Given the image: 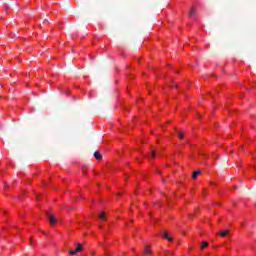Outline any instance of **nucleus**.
I'll use <instances>...</instances> for the list:
<instances>
[{"instance_id": "obj_22", "label": "nucleus", "mask_w": 256, "mask_h": 256, "mask_svg": "<svg viewBox=\"0 0 256 256\" xmlns=\"http://www.w3.org/2000/svg\"><path fill=\"white\" fill-rule=\"evenodd\" d=\"M204 195H206V192H203Z\"/></svg>"}, {"instance_id": "obj_13", "label": "nucleus", "mask_w": 256, "mask_h": 256, "mask_svg": "<svg viewBox=\"0 0 256 256\" xmlns=\"http://www.w3.org/2000/svg\"><path fill=\"white\" fill-rule=\"evenodd\" d=\"M168 241H173V237H169L168 236V238H166Z\"/></svg>"}, {"instance_id": "obj_4", "label": "nucleus", "mask_w": 256, "mask_h": 256, "mask_svg": "<svg viewBox=\"0 0 256 256\" xmlns=\"http://www.w3.org/2000/svg\"><path fill=\"white\" fill-rule=\"evenodd\" d=\"M230 231L229 230H222L219 232L218 235H220V237H227V235H229Z\"/></svg>"}, {"instance_id": "obj_2", "label": "nucleus", "mask_w": 256, "mask_h": 256, "mask_svg": "<svg viewBox=\"0 0 256 256\" xmlns=\"http://www.w3.org/2000/svg\"><path fill=\"white\" fill-rule=\"evenodd\" d=\"M46 215L48 217V221H50L51 225H55V223H57V218H55V216L49 212H46Z\"/></svg>"}, {"instance_id": "obj_17", "label": "nucleus", "mask_w": 256, "mask_h": 256, "mask_svg": "<svg viewBox=\"0 0 256 256\" xmlns=\"http://www.w3.org/2000/svg\"><path fill=\"white\" fill-rule=\"evenodd\" d=\"M82 171H83V173H85V168H83V170H82Z\"/></svg>"}, {"instance_id": "obj_15", "label": "nucleus", "mask_w": 256, "mask_h": 256, "mask_svg": "<svg viewBox=\"0 0 256 256\" xmlns=\"http://www.w3.org/2000/svg\"><path fill=\"white\" fill-rule=\"evenodd\" d=\"M30 243H33V238H30Z\"/></svg>"}, {"instance_id": "obj_7", "label": "nucleus", "mask_w": 256, "mask_h": 256, "mask_svg": "<svg viewBox=\"0 0 256 256\" xmlns=\"http://www.w3.org/2000/svg\"><path fill=\"white\" fill-rule=\"evenodd\" d=\"M149 247H151V246H147V247L144 249V253H145L146 255H149V254L151 253V249H149Z\"/></svg>"}, {"instance_id": "obj_5", "label": "nucleus", "mask_w": 256, "mask_h": 256, "mask_svg": "<svg viewBox=\"0 0 256 256\" xmlns=\"http://www.w3.org/2000/svg\"><path fill=\"white\" fill-rule=\"evenodd\" d=\"M199 175H201V170L193 172L192 173V178L196 179L197 177H199Z\"/></svg>"}, {"instance_id": "obj_8", "label": "nucleus", "mask_w": 256, "mask_h": 256, "mask_svg": "<svg viewBox=\"0 0 256 256\" xmlns=\"http://www.w3.org/2000/svg\"><path fill=\"white\" fill-rule=\"evenodd\" d=\"M195 15V8L190 9L189 17H193Z\"/></svg>"}, {"instance_id": "obj_16", "label": "nucleus", "mask_w": 256, "mask_h": 256, "mask_svg": "<svg viewBox=\"0 0 256 256\" xmlns=\"http://www.w3.org/2000/svg\"><path fill=\"white\" fill-rule=\"evenodd\" d=\"M173 87H176V88H177V84H174Z\"/></svg>"}, {"instance_id": "obj_20", "label": "nucleus", "mask_w": 256, "mask_h": 256, "mask_svg": "<svg viewBox=\"0 0 256 256\" xmlns=\"http://www.w3.org/2000/svg\"><path fill=\"white\" fill-rule=\"evenodd\" d=\"M194 214H190V217H193Z\"/></svg>"}, {"instance_id": "obj_1", "label": "nucleus", "mask_w": 256, "mask_h": 256, "mask_svg": "<svg viewBox=\"0 0 256 256\" xmlns=\"http://www.w3.org/2000/svg\"><path fill=\"white\" fill-rule=\"evenodd\" d=\"M80 251H83V246L81 245V243H78L75 250H69V255H77V253H80Z\"/></svg>"}, {"instance_id": "obj_21", "label": "nucleus", "mask_w": 256, "mask_h": 256, "mask_svg": "<svg viewBox=\"0 0 256 256\" xmlns=\"http://www.w3.org/2000/svg\"><path fill=\"white\" fill-rule=\"evenodd\" d=\"M204 195H206V192H203Z\"/></svg>"}, {"instance_id": "obj_9", "label": "nucleus", "mask_w": 256, "mask_h": 256, "mask_svg": "<svg viewBox=\"0 0 256 256\" xmlns=\"http://www.w3.org/2000/svg\"><path fill=\"white\" fill-rule=\"evenodd\" d=\"M107 217V214L105 212H101L99 215V219H105Z\"/></svg>"}, {"instance_id": "obj_23", "label": "nucleus", "mask_w": 256, "mask_h": 256, "mask_svg": "<svg viewBox=\"0 0 256 256\" xmlns=\"http://www.w3.org/2000/svg\"><path fill=\"white\" fill-rule=\"evenodd\" d=\"M106 256H109V254H106Z\"/></svg>"}, {"instance_id": "obj_11", "label": "nucleus", "mask_w": 256, "mask_h": 256, "mask_svg": "<svg viewBox=\"0 0 256 256\" xmlns=\"http://www.w3.org/2000/svg\"><path fill=\"white\" fill-rule=\"evenodd\" d=\"M164 239H169V233L168 232L164 233Z\"/></svg>"}, {"instance_id": "obj_12", "label": "nucleus", "mask_w": 256, "mask_h": 256, "mask_svg": "<svg viewBox=\"0 0 256 256\" xmlns=\"http://www.w3.org/2000/svg\"><path fill=\"white\" fill-rule=\"evenodd\" d=\"M151 157H152V158H155V150H152V151H151Z\"/></svg>"}, {"instance_id": "obj_10", "label": "nucleus", "mask_w": 256, "mask_h": 256, "mask_svg": "<svg viewBox=\"0 0 256 256\" xmlns=\"http://www.w3.org/2000/svg\"><path fill=\"white\" fill-rule=\"evenodd\" d=\"M178 137H179V139H183V137H185V135L183 134V132H178Z\"/></svg>"}, {"instance_id": "obj_19", "label": "nucleus", "mask_w": 256, "mask_h": 256, "mask_svg": "<svg viewBox=\"0 0 256 256\" xmlns=\"http://www.w3.org/2000/svg\"><path fill=\"white\" fill-rule=\"evenodd\" d=\"M9 187V185H5V188Z\"/></svg>"}, {"instance_id": "obj_6", "label": "nucleus", "mask_w": 256, "mask_h": 256, "mask_svg": "<svg viewBox=\"0 0 256 256\" xmlns=\"http://www.w3.org/2000/svg\"><path fill=\"white\" fill-rule=\"evenodd\" d=\"M200 247L201 249H205V247H209V242H202Z\"/></svg>"}, {"instance_id": "obj_3", "label": "nucleus", "mask_w": 256, "mask_h": 256, "mask_svg": "<svg viewBox=\"0 0 256 256\" xmlns=\"http://www.w3.org/2000/svg\"><path fill=\"white\" fill-rule=\"evenodd\" d=\"M94 157L98 161H101V159H103V155H101V153H99V151L94 152Z\"/></svg>"}, {"instance_id": "obj_18", "label": "nucleus", "mask_w": 256, "mask_h": 256, "mask_svg": "<svg viewBox=\"0 0 256 256\" xmlns=\"http://www.w3.org/2000/svg\"><path fill=\"white\" fill-rule=\"evenodd\" d=\"M162 181H163V183H165V179L164 178L162 179Z\"/></svg>"}, {"instance_id": "obj_14", "label": "nucleus", "mask_w": 256, "mask_h": 256, "mask_svg": "<svg viewBox=\"0 0 256 256\" xmlns=\"http://www.w3.org/2000/svg\"><path fill=\"white\" fill-rule=\"evenodd\" d=\"M165 253H166L167 255H171V252H170L169 250H165Z\"/></svg>"}]
</instances>
